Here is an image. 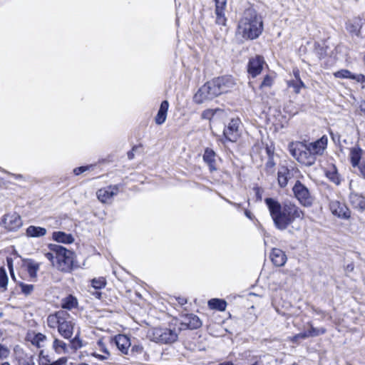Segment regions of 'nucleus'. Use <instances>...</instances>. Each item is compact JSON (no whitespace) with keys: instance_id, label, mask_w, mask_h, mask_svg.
Segmentation results:
<instances>
[{"instance_id":"obj_13","label":"nucleus","mask_w":365,"mask_h":365,"mask_svg":"<svg viewBox=\"0 0 365 365\" xmlns=\"http://www.w3.org/2000/svg\"><path fill=\"white\" fill-rule=\"evenodd\" d=\"M327 137L323 135L319 139L312 143H306L307 148L312 153L314 156L322 155L327 145Z\"/></svg>"},{"instance_id":"obj_4","label":"nucleus","mask_w":365,"mask_h":365,"mask_svg":"<svg viewBox=\"0 0 365 365\" xmlns=\"http://www.w3.org/2000/svg\"><path fill=\"white\" fill-rule=\"evenodd\" d=\"M49 248L56 255L58 269L71 272L74 267V252L58 245H50Z\"/></svg>"},{"instance_id":"obj_18","label":"nucleus","mask_w":365,"mask_h":365,"mask_svg":"<svg viewBox=\"0 0 365 365\" xmlns=\"http://www.w3.org/2000/svg\"><path fill=\"white\" fill-rule=\"evenodd\" d=\"M363 19L360 17H355L346 22V30L351 34L356 36H361V29L363 26Z\"/></svg>"},{"instance_id":"obj_26","label":"nucleus","mask_w":365,"mask_h":365,"mask_svg":"<svg viewBox=\"0 0 365 365\" xmlns=\"http://www.w3.org/2000/svg\"><path fill=\"white\" fill-rule=\"evenodd\" d=\"M225 114V111L222 109L215 108V109H206L205 110L201 115V118L202 119H206L211 120L215 118H220Z\"/></svg>"},{"instance_id":"obj_63","label":"nucleus","mask_w":365,"mask_h":365,"mask_svg":"<svg viewBox=\"0 0 365 365\" xmlns=\"http://www.w3.org/2000/svg\"><path fill=\"white\" fill-rule=\"evenodd\" d=\"M354 265L352 263L347 264L346 267V271H347V272H352L354 270Z\"/></svg>"},{"instance_id":"obj_3","label":"nucleus","mask_w":365,"mask_h":365,"mask_svg":"<svg viewBox=\"0 0 365 365\" xmlns=\"http://www.w3.org/2000/svg\"><path fill=\"white\" fill-rule=\"evenodd\" d=\"M264 29L262 16L253 8L245 10L237 25V33L246 40L259 38Z\"/></svg>"},{"instance_id":"obj_31","label":"nucleus","mask_w":365,"mask_h":365,"mask_svg":"<svg viewBox=\"0 0 365 365\" xmlns=\"http://www.w3.org/2000/svg\"><path fill=\"white\" fill-rule=\"evenodd\" d=\"M39 269V264L35 262L33 259H29L26 260V270L29 277L31 279H36L37 277V272Z\"/></svg>"},{"instance_id":"obj_43","label":"nucleus","mask_w":365,"mask_h":365,"mask_svg":"<svg viewBox=\"0 0 365 365\" xmlns=\"http://www.w3.org/2000/svg\"><path fill=\"white\" fill-rule=\"evenodd\" d=\"M215 12H225L227 0H215Z\"/></svg>"},{"instance_id":"obj_34","label":"nucleus","mask_w":365,"mask_h":365,"mask_svg":"<svg viewBox=\"0 0 365 365\" xmlns=\"http://www.w3.org/2000/svg\"><path fill=\"white\" fill-rule=\"evenodd\" d=\"M80 332L78 331L76 336L70 340L68 344L69 349L73 351H76V350L81 349L83 346V341L79 337Z\"/></svg>"},{"instance_id":"obj_50","label":"nucleus","mask_w":365,"mask_h":365,"mask_svg":"<svg viewBox=\"0 0 365 365\" xmlns=\"http://www.w3.org/2000/svg\"><path fill=\"white\" fill-rule=\"evenodd\" d=\"M98 346L101 348V350L104 352L105 354H106L108 356L110 355V353L109 351H108V349H106L104 343L103 342L102 340H98Z\"/></svg>"},{"instance_id":"obj_45","label":"nucleus","mask_w":365,"mask_h":365,"mask_svg":"<svg viewBox=\"0 0 365 365\" xmlns=\"http://www.w3.org/2000/svg\"><path fill=\"white\" fill-rule=\"evenodd\" d=\"M46 339V336L44 334L41 333H37L35 334L32 343L36 344L38 347H40V343L44 341Z\"/></svg>"},{"instance_id":"obj_39","label":"nucleus","mask_w":365,"mask_h":365,"mask_svg":"<svg viewBox=\"0 0 365 365\" xmlns=\"http://www.w3.org/2000/svg\"><path fill=\"white\" fill-rule=\"evenodd\" d=\"M274 82V78L270 75H266L262 83L259 85L260 89H264V88H271Z\"/></svg>"},{"instance_id":"obj_54","label":"nucleus","mask_w":365,"mask_h":365,"mask_svg":"<svg viewBox=\"0 0 365 365\" xmlns=\"http://www.w3.org/2000/svg\"><path fill=\"white\" fill-rule=\"evenodd\" d=\"M6 262H7V266H8L9 272H13L14 267H13V260H12V259L10 258V257H7L6 258Z\"/></svg>"},{"instance_id":"obj_52","label":"nucleus","mask_w":365,"mask_h":365,"mask_svg":"<svg viewBox=\"0 0 365 365\" xmlns=\"http://www.w3.org/2000/svg\"><path fill=\"white\" fill-rule=\"evenodd\" d=\"M39 356H40L41 360H44L45 361V362L42 361V364H48V363L51 362V359H49V356L48 355H43V351H41L40 352Z\"/></svg>"},{"instance_id":"obj_7","label":"nucleus","mask_w":365,"mask_h":365,"mask_svg":"<svg viewBox=\"0 0 365 365\" xmlns=\"http://www.w3.org/2000/svg\"><path fill=\"white\" fill-rule=\"evenodd\" d=\"M292 192L295 198L304 207H310L313 204L314 197L309 190L300 180H297L292 187Z\"/></svg>"},{"instance_id":"obj_24","label":"nucleus","mask_w":365,"mask_h":365,"mask_svg":"<svg viewBox=\"0 0 365 365\" xmlns=\"http://www.w3.org/2000/svg\"><path fill=\"white\" fill-rule=\"evenodd\" d=\"M362 153L363 150L359 146H355L351 148L349 158L352 167H356L359 163H361L362 161H361V160Z\"/></svg>"},{"instance_id":"obj_1","label":"nucleus","mask_w":365,"mask_h":365,"mask_svg":"<svg viewBox=\"0 0 365 365\" xmlns=\"http://www.w3.org/2000/svg\"><path fill=\"white\" fill-rule=\"evenodd\" d=\"M264 202L274 227L279 230H285L297 219H302L304 217V212L289 201L281 204L274 198L266 197Z\"/></svg>"},{"instance_id":"obj_6","label":"nucleus","mask_w":365,"mask_h":365,"mask_svg":"<svg viewBox=\"0 0 365 365\" xmlns=\"http://www.w3.org/2000/svg\"><path fill=\"white\" fill-rule=\"evenodd\" d=\"M150 339L158 344H172L178 340V333L176 330L167 327H155L151 331Z\"/></svg>"},{"instance_id":"obj_17","label":"nucleus","mask_w":365,"mask_h":365,"mask_svg":"<svg viewBox=\"0 0 365 365\" xmlns=\"http://www.w3.org/2000/svg\"><path fill=\"white\" fill-rule=\"evenodd\" d=\"M113 341L122 354H128L129 348L131 346L128 336L124 334H118L114 337Z\"/></svg>"},{"instance_id":"obj_35","label":"nucleus","mask_w":365,"mask_h":365,"mask_svg":"<svg viewBox=\"0 0 365 365\" xmlns=\"http://www.w3.org/2000/svg\"><path fill=\"white\" fill-rule=\"evenodd\" d=\"M287 86L289 88H292L294 93L297 94L300 93L302 88H305V84L302 81V79L290 80L287 81Z\"/></svg>"},{"instance_id":"obj_5","label":"nucleus","mask_w":365,"mask_h":365,"mask_svg":"<svg viewBox=\"0 0 365 365\" xmlns=\"http://www.w3.org/2000/svg\"><path fill=\"white\" fill-rule=\"evenodd\" d=\"M289 150L292 157L301 164L309 167L316 162V156L307 148L305 141L291 143L289 145Z\"/></svg>"},{"instance_id":"obj_59","label":"nucleus","mask_w":365,"mask_h":365,"mask_svg":"<svg viewBox=\"0 0 365 365\" xmlns=\"http://www.w3.org/2000/svg\"><path fill=\"white\" fill-rule=\"evenodd\" d=\"M99 289H96L93 292H92L93 296H94L96 299H100L102 296V293L98 291Z\"/></svg>"},{"instance_id":"obj_21","label":"nucleus","mask_w":365,"mask_h":365,"mask_svg":"<svg viewBox=\"0 0 365 365\" xmlns=\"http://www.w3.org/2000/svg\"><path fill=\"white\" fill-rule=\"evenodd\" d=\"M186 325L190 329H197L202 326V322L200 318L194 314H187L183 317L182 323Z\"/></svg>"},{"instance_id":"obj_48","label":"nucleus","mask_w":365,"mask_h":365,"mask_svg":"<svg viewBox=\"0 0 365 365\" xmlns=\"http://www.w3.org/2000/svg\"><path fill=\"white\" fill-rule=\"evenodd\" d=\"M67 362L66 357H61L58 360L54 361H51L48 364H43V365H64Z\"/></svg>"},{"instance_id":"obj_56","label":"nucleus","mask_w":365,"mask_h":365,"mask_svg":"<svg viewBox=\"0 0 365 365\" xmlns=\"http://www.w3.org/2000/svg\"><path fill=\"white\" fill-rule=\"evenodd\" d=\"M137 148H138V147H137V146H134V147L132 148V150H130V151H128V152L127 155H128V158L129 160H132V159H133V158H134V153H133V152H134Z\"/></svg>"},{"instance_id":"obj_46","label":"nucleus","mask_w":365,"mask_h":365,"mask_svg":"<svg viewBox=\"0 0 365 365\" xmlns=\"http://www.w3.org/2000/svg\"><path fill=\"white\" fill-rule=\"evenodd\" d=\"M143 346L140 344H135L131 347L130 352L132 355L138 356L143 353Z\"/></svg>"},{"instance_id":"obj_27","label":"nucleus","mask_w":365,"mask_h":365,"mask_svg":"<svg viewBox=\"0 0 365 365\" xmlns=\"http://www.w3.org/2000/svg\"><path fill=\"white\" fill-rule=\"evenodd\" d=\"M53 240L58 242L64 244H71L73 242L74 239L71 234H67L64 232H53Z\"/></svg>"},{"instance_id":"obj_15","label":"nucleus","mask_w":365,"mask_h":365,"mask_svg":"<svg viewBox=\"0 0 365 365\" xmlns=\"http://www.w3.org/2000/svg\"><path fill=\"white\" fill-rule=\"evenodd\" d=\"M293 177V169L290 170L287 166H280L277 172V180L279 186L285 187L289 180Z\"/></svg>"},{"instance_id":"obj_19","label":"nucleus","mask_w":365,"mask_h":365,"mask_svg":"<svg viewBox=\"0 0 365 365\" xmlns=\"http://www.w3.org/2000/svg\"><path fill=\"white\" fill-rule=\"evenodd\" d=\"M270 259L275 266L282 267L287 262V255L282 250L273 248L270 253Z\"/></svg>"},{"instance_id":"obj_40","label":"nucleus","mask_w":365,"mask_h":365,"mask_svg":"<svg viewBox=\"0 0 365 365\" xmlns=\"http://www.w3.org/2000/svg\"><path fill=\"white\" fill-rule=\"evenodd\" d=\"M354 173L365 180V161L363 160L356 167H353Z\"/></svg>"},{"instance_id":"obj_53","label":"nucleus","mask_w":365,"mask_h":365,"mask_svg":"<svg viewBox=\"0 0 365 365\" xmlns=\"http://www.w3.org/2000/svg\"><path fill=\"white\" fill-rule=\"evenodd\" d=\"M45 257L53 264V259H56V255L53 251H51V252L46 253Z\"/></svg>"},{"instance_id":"obj_44","label":"nucleus","mask_w":365,"mask_h":365,"mask_svg":"<svg viewBox=\"0 0 365 365\" xmlns=\"http://www.w3.org/2000/svg\"><path fill=\"white\" fill-rule=\"evenodd\" d=\"M216 14V24L219 25L225 26L227 19L225 16V12H215Z\"/></svg>"},{"instance_id":"obj_28","label":"nucleus","mask_w":365,"mask_h":365,"mask_svg":"<svg viewBox=\"0 0 365 365\" xmlns=\"http://www.w3.org/2000/svg\"><path fill=\"white\" fill-rule=\"evenodd\" d=\"M327 178L336 185L341 183V177L338 173L337 169L335 165H332L326 171Z\"/></svg>"},{"instance_id":"obj_29","label":"nucleus","mask_w":365,"mask_h":365,"mask_svg":"<svg viewBox=\"0 0 365 365\" xmlns=\"http://www.w3.org/2000/svg\"><path fill=\"white\" fill-rule=\"evenodd\" d=\"M208 306L211 309L222 312L226 309L227 302L224 299L214 298L208 301Z\"/></svg>"},{"instance_id":"obj_33","label":"nucleus","mask_w":365,"mask_h":365,"mask_svg":"<svg viewBox=\"0 0 365 365\" xmlns=\"http://www.w3.org/2000/svg\"><path fill=\"white\" fill-rule=\"evenodd\" d=\"M77 305H78V300H77V299L74 296H73L71 294H70L68 297H65L62 300L61 307L63 309L71 310V309L76 307Z\"/></svg>"},{"instance_id":"obj_57","label":"nucleus","mask_w":365,"mask_h":365,"mask_svg":"<svg viewBox=\"0 0 365 365\" xmlns=\"http://www.w3.org/2000/svg\"><path fill=\"white\" fill-rule=\"evenodd\" d=\"M244 213H245V215L250 220L253 219V217H254L253 214L247 209H246V208L244 209Z\"/></svg>"},{"instance_id":"obj_55","label":"nucleus","mask_w":365,"mask_h":365,"mask_svg":"<svg viewBox=\"0 0 365 365\" xmlns=\"http://www.w3.org/2000/svg\"><path fill=\"white\" fill-rule=\"evenodd\" d=\"M266 153L267 154L268 158H274V150L272 148L267 146L266 147Z\"/></svg>"},{"instance_id":"obj_38","label":"nucleus","mask_w":365,"mask_h":365,"mask_svg":"<svg viewBox=\"0 0 365 365\" xmlns=\"http://www.w3.org/2000/svg\"><path fill=\"white\" fill-rule=\"evenodd\" d=\"M325 328H315L312 325H310V329L307 330L308 335L310 336V337L317 336L321 334H324L326 332Z\"/></svg>"},{"instance_id":"obj_14","label":"nucleus","mask_w":365,"mask_h":365,"mask_svg":"<svg viewBox=\"0 0 365 365\" xmlns=\"http://www.w3.org/2000/svg\"><path fill=\"white\" fill-rule=\"evenodd\" d=\"M349 201L354 209L360 212L365 211V197L361 194L351 191L349 195Z\"/></svg>"},{"instance_id":"obj_51","label":"nucleus","mask_w":365,"mask_h":365,"mask_svg":"<svg viewBox=\"0 0 365 365\" xmlns=\"http://www.w3.org/2000/svg\"><path fill=\"white\" fill-rule=\"evenodd\" d=\"M310 337L309 335H308V331H305L304 332L297 334L295 335V338H299L300 339H305L307 338Z\"/></svg>"},{"instance_id":"obj_22","label":"nucleus","mask_w":365,"mask_h":365,"mask_svg":"<svg viewBox=\"0 0 365 365\" xmlns=\"http://www.w3.org/2000/svg\"><path fill=\"white\" fill-rule=\"evenodd\" d=\"M216 156L217 155L212 149L209 148H205L202 158L205 163L209 166V169L211 172L217 170L215 166Z\"/></svg>"},{"instance_id":"obj_9","label":"nucleus","mask_w":365,"mask_h":365,"mask_svg":"<svg viewBox=\"0 0 365 365\" xmlns=\"http://www.w3.org/2000/svg\"><path fill=\"white\" fill-rule=\"evenodd\" d=\"M329 206L334 216L343 220L350 219L351 210L345 203L334 200L329 202Z\"/></svg>"},{"instance_id":"obj_37","label":"nucleus","mask_w":365,"mask_h":365,"mask_svg":"<svg viewBox=\"0 0 365 365\" xmlns=\"http://www.w3.org/2000/svg\"><path fill=\"white\" fill-rule=\"evenodd\" d=\"M106 284V281L103 277L94 278L91 281V285L95 289H101Z\"/></svg>"},{"instance_id":"obj_8","label":"nucleus","mask_w":365,"mask_h":365,"mask_svg":"<svg viewBox=\"0 0 365 365\" xmlns=\"http://www.w3.org/2000/svg\"><path fill=\"white\" fill-rule=\"evenodd\" d=\"M9 231H16L22 225L21 217L16 212L4 215L0 222Z\"/></svg>"},{"instance_id":"obj_42","label":"nucleus","mask_w":365,"mask_h":365,"mask_svg":"<svg viewBox=\"0 0 365 365\" xmlns=\"http://www.w3.org/2000/svg\"><path fill=\"white\" fill-rule=\"evenodd\" d=\"M276 163L274 160V158H268L267 163H265V170L268 174H272L274 173V168Z\"/></svg>"},{"instance_id":"obj_60","label":"nucleus","mask_w":365,"mask_h":365,"mask_svg":"<svg viewBox=\"0 0 365 365\" xmlns=\"http://www.w3.org/2000/svg\"><path fill=\"white\" fill-rule=\"evenodd\" d=\"M293 74H294V80H298V79H301L300 78V73H299V69L296 68V69H294L293 70Z\"/></svg>"},{"instance_id":"obj_64","label":"nucleus","mask_w":365,"mask_h":365,"mask_svg":"<svg viewBox=\"0 0 365 365\" xmlns=\"http://www.w3.org/2000/svg\"><path fill=\"white\" fill-rule=\"evenodd\" d=\"M356 76H360V77H362V78H360V81L359 80H355L356 82H359V83H365V76L363 75V74H356Z\"/></svg>"},{"instance_id":"obj_30","label":"nucleus","mask_w":365,"mask_h":365,"mask_svg":"<svg viewBox=\"0 0 365 365\" xmlns=\"http://www.w3.org/2000/svg\"><path fill=\"white\" fill-rule=\"evenodd\" d=\"M53 349L57 354L69 353V345L62 340L55 339L53 342Z\"/></svg>"},{"instance_id":"obj_11","label":"nucleus","mask_w":365,"mask_h":365,"mask_svg":"<svg viewBox=\"0 0 365 365\" xmlns=\"http://www.w3.org/2000/svg\"><path fill=\"white\" fill-rule=\"evenodd\" d=\"M119 187L120 185H115L100 189L96 192L97 197L101 202L108 203L118 193Z\"/></svg>"},{"instance_id":"obj_12","label":"nucleus","mask_w":365,"mask_h":365,"mask_svg":"<svg viewBox=\"0 0 365 365\" xmlns=\"http://www.w3.org/2000/svg\"><path fill=\"white\" fill-rule=\"evenodd\" d=\"M264 63V58L262 56L257 55L254 58H251L247 64L248 73L252 78H255L261 73Z\"/></svg>"},{"instance_id":"obj_49","label":"nucleus","mask_w":365,"mask_h":365,"mask_svg":"<svg viewBox=\"0 0 365 365\" xmlns=\"http://www.w3.org/2000/svg\"><path fill=\"white\" fill-rule=\"evenodd\" d=\"M89 168H90V166H81V167L76 168L73 170V173L76 175H78L84 173L85 171L88 170L89 169Z\"/></svg>"},{"instance_id":"obj_47","label":"nucleus","mask_w":365,"mask_h":365,"mask_svg":"<svg viewBox=\"0 0 365 365\" xmlns=\"http://www.w3.org/2000/svg\"><path fill=\"white\" fill-rule=\"evenodd\" d=\"M10 354L9 349L3 344H0V358L6 359Z\"/></svg>"},{"instance_id":"obj_58","label":"nucleus","mask_w":365,"mask_h":365,"mask_svg":"<svg viewBox=\"0 0 365 365\" xmlns=\"http://www.w3.org/2000/svg\"><path fill=\"white\" fill-rule=\"evenodd\" d=\"M92 355L93 356H95L96 358L98 359L99 360H101V361L107 359L108 356V355L107 356H104V355L98 354H96V353H93V354H92Z\"/></svg>"},{"instance_id":"obj_2","label":"nucleus","mask_w":365,"mask_h":365,"mask_svg":"<svg viewBox=\"0 0 365 365\" xmlns=\"http://www.w3.org/2000/svg\"><path fill=\"white\" fill-rule=\"evenodd\" d=\"M234 86L231 76H221L212 79L202 86L193 96V101L197 104H202L211 101L215 97L227 93Z\"/></svg>"},{"instance_id":"obj_16","label":"nucleus","mask_w":365,"mask_h":365,"mask_svg":"<svg viewBox=\"0 0 365 365\" xmlns=\"http://www.w3.org/2000/svg\"><path fill=\"white\" fill-rule=\"evenodd\" d=\"M68 317H64L61 322L58 331L61 336L65 339H71L73 334V323L71 321L67 320Z\"/></svg>"},{"instance_id":"obj_23","label":"nucleus","mask_w":365,"mask_h":365,"mask_svg":"<svg viewBox=\"0 0 365 365\" xmlns=\"http://www.w3.org/2000/svg\"><path fill=\"white\" fill-rule=\"evenodd\" d=\"M169 107V103L165 100L162 101L158 113L155 118V122L157 125H162L165 123L167 118V113Z\"/></svg>"},{"instance_id":"obj_36","label":"nucleus","mask_w":365,"mask_h":365,"mask_svg":"<svg viewBox=\"0 0 365 365\" xmlns=\"http://www.w3.org/2000/svg\"><path fill=\"white\" fill-rule=\"evenodd\" d=\"M8 275L6 269L4 267H0V289L3 292L6 291L8 285Z\"/></svg>"},{"instance_id":"obj_10","label":"nucleus","mask_w":365,"mask_h":365,"mask_svg":"<svg viewBox=\"0 0 365 365\" xmlns=\"http://www.w3.org/2000/svg\"><path fill=\"white\" fill-rule=\"evenodd\" d=\"M240 120L239 118H232L223 130V135L225 139L230 142H236L240 135Z\"/></svg>"},{"instance_id":"obj_62","label":"nucleus","mask_w":365,"mask_h":365,"mask_svg":"<svg viewBox=\"0 0 365 365\" xmlns=\"http://www.w3.org/2000/svg\"><path fill=\"white\" fill-rule=\"evenodd\" d=\"M227 200V202L229 204H230V205H232L235 206L237 209H240V208L242 207V205H241L240 203L233 202L230 201V200Z\"/></svg>"},{"instance_id":"obj_20","label":"nucleus","mask_w":365,"mask_h":365,"mask_svg":"<svg viewBox=\"0 0 365 365\" xmlns=\"http://www.w3.org/2000/svg\"><path fill=\"white\" fill-rule=\"evenodd\" d=\"M64 317H69V314L63 310L56 312L53 314H50L47 317V324L51 328H55L59 326Z\"/></svg>"},{"instance_id":"obj_32","label":"nucleus","mask_w":365,"mask_h":365,"mask_svg":"<svg viewBox=\"0 0 365 365\" xmlns=\"http://www.w3.org/2000/svg\"><path fill=\"white\" fill-rule=\"evenodd\" d=\"M334 76L338 78H347L352 80H359L360 76H356V74L351 73L350 71L347 69H341L334 73ZM362 78V77H361Z\"/></svg>"},{"instance_id":"obj_25","label":"nucleus","mask_w":365,"mask_h":365,"mask_svg":"<svg viewBox=\"0 0 365 365\" xmlns=\"http://www.w3.org/2000/svg\"><path fill=\"white\" fill-rule=\"evenodd\" d=\"M47 230L46 228L30 225L26 230V235L29 237H41L46 235Z\"/></svg>"},{"instance_id":"obj_61","label":"nucleus","mask_w":365,"mask_h":365,"mask_svg":"<svg viewBox=\"0 0 365 365\" xmlns=\"http://www.w3.org/2000/svg\"><path fill=\"white\" fill-rule=\"evenodd\" d=\"M177 301L180 305H184L187 303V299L183 297H178Z\"/></svg>"},{"instance_id":"obj_41","label":"nucleus","mask_w":365,"mask_h":365,"mask_svg":"<svg viewBox=\"0 0 365 365\" xmlns=\"http://www.w3.org/2000/svg\"><path fill=\"white\" fill-rule=\"evenodd\" d=\"M19 287H21V292L25 295H29L34 291V286L33 284H27L24 282H19Z\"/></svg>"}]
</instances>
